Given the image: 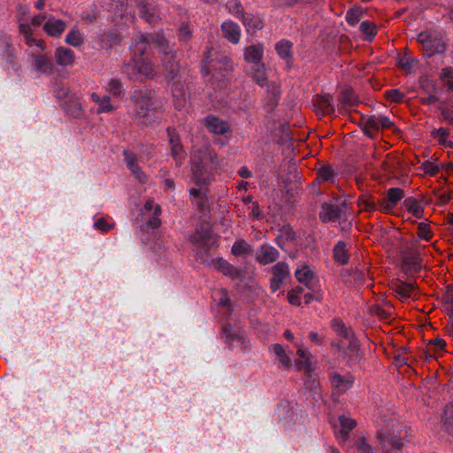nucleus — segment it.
I'll use <instances>...</instances> for the list:
<instances>
[{
	"label": "nucleus",
	"mask_w": 453,
	"mask_h": 453,
	"mask_svg": "<svg viewBox=\"0 0 453 453\" xmlns=\"http://www.w3.org/2000/svg\"><path fill=\"white\" fill-rule=\"evenodd\" d=\"M338 421L339 426L334 425V433L340 443H343L348 440L350 431L356 426L357 423L354 419L346 416H340Z\"/></svg>",
	"instance_id": "obj_18"
},
{
	"label": "nucleus",
	"mask_w": 453,
	"mask_h": 453,
	"mask_svg": "<svg viewBox=\"0 0 453 453\" xmlns=\"http://www.w3.org/2000/svg\"><path fill=\"white\" fill-rule=\"evenodd\" d=\"M264 45L261 43L250 45L243 50V57L245 61L251 65L263 63Z\"/></svg>",
	"instance_id": "obj_25"
},
{
	"label": "nucleus",
	"mask_w": 453,
	"mask_h": 453,
	"mask_svg": "<svg viewBox=\"0 0 453 453\" xmlns=\"http://www.w3.org/2000/svg\"><path fill=\"white\" fill-rule=\"evenodd\" d=\"M56 62L59 65H69L74 61V52L68 48L58 47L55 50Z\"/></svg>",
	"instance_id": "obj_32"
},
{
	"label": "nucleus",
	"mask_w": 453,
	"mask_h": 453,
	"mask_svg": "<svg viewBox=\"0 0 453 453\" xmlns=\"http://www.w3.org/2000/svg\"><path fill=\"white\" fill-rule=\"evenodd\" d=\"M151 45L157 46L158 48L159 52L163 55L164 51L171 50L169 49L168 41L166 38L160 33H156L149 35Z\"/></svg>",
	"instance_id": "obj_41"
},
{
	"label": "nucleus",
	"mask_w": 453,
	"mask_h": 453,
	"mask_svg": "<svg viewBox=\"0 0 453 453\" xmlns=\"http://www.w3.org/2000/svg\"><path fill=\"white\" fill-rule=\"evenodd\" d=\"M275 50L289 67L294 57L293 43L288 40L282 39L276 43Z\"/></svg>",
	"instance_id": "obj_28"
},
{
	"label": "nucleus",
	"mask_w": 453,
	"mask_h": 453,
	"mask_svg": "<svg viewBox=\"0 0 453 453\" xmlns=\"http://www.w3.org/2000/svg\"><path fill=\"white\" fill-rule=\"evenodd\" d=\"M214 266L218 271L226 276H229L233 280H236L241 277V272L223 258H218L215 261Z\"/></svg>",
	"instance_id": "obj_31"
},
{
	"label": "nucleus",
	"mask_w": 453,
	"mask_h": 453,
	"mask_svg": "<svg viewBox=\"0 0 453 453\" xmlns=\"http://www.w3.org/2000/svg\"><path fill=\"white\" fill-rule=\"evenodd\" d=\"M111 99L108 96H102L101 102H99L97 112H109L113 110V106L110 103Z\"/></svg>",
	"instance_id": "obj_57"
},
{
	"label": "nucleus",
	"mask_w": 453,
	"mask_h": 453,
	"mask_svg": "<svg viewBox=\"0 0 453 453\" xmlns=\"http://www.w3.org/2000/svg\"><path fill=\"white\" fill-rule=\"evenodd\" d=\"M314 107L319 115H333L335 111L333 97L329 94L317 95L314 99Z\"/></svg>",
	"instance_id": "obj_22"
},
{
	"label": "nucleus",
	"mask_w": 453,
	"mask_h": 453,
	"mask_svg": "<svg viewBox=\"0 0 453 453\" xmlns=\"http://www.w3.org/2000/svg\"><path fill=\"white\" fill-rule=\"evenodd\" d=\"M297 366L299 369H303L308 372L312 371L314 369L312 355L309 356L307 358H305L303 360H300L297 363Z\"/></svg>",
	"instance_id": "obj_59"
},
{
	"label": "nucleus",
	"mask_w": 453,
	"mask_h": 453,
	"mask_svg": "<svg viewBox=\"0 0 453 453\" xmlns=\"http://www.w3.org/2000/svg\"><path fill=\"white\" fill-rule=\"evenodd\" d=\"M358 205L366 211H374L377 209L374 200L369 196H361L358 198Z\"/></svg>",
	"instance_id": "obj_49"
},
{
	"label": "nucleus",
	"mask_w": 453,
	"mask_h": 453,
	"mask_svg": "<svg viewBox=\"0 0 453 453\" xmlns=\"http://www.w3.org/2000/svg\"><path fill=\"white\" fill-rule=\"evenodd\" d=\"M355 447L358 453H374L373 448L367 442L365 437H359L355 441Z\"/></svg>",
	"instance_id": "obj_51"
},
{
	"label": "nucleus",
	"mask_w": 453,
	"mask_h": 453,
	"mask_svg": "<svg viewBox=\"0 0 453 453\" xmlns=\"http://www.w3.org/2000/svg\"><path fill=\"white\" fill-rule=\"evenodd\" d=\"M65 27V21L50 15L43 25V30L51 37H59L64 33Z\"/></svg>",
	"instance_id": "obj_26"
},
{
	"label": "nucleus",
	"mask_w": 453,
	"mask_h": 453,
	"mask_svg": "<svg viewBox=\"0 0 453 453\" xmlns=\"http://www.w3.org/2000/svg\"><path fill=\"white\" fill-rule=\"evenodd\" d=\"M439 111L443 119L450 125H453V110L446 107H439Z\"/></svg>",
	"instance_id": "obj_63"
},
{
	"label": "nucleus",
	"mask_w": 453,
	"mask_h": 453,
	"mask_svg": "<svg viewBox=\"0 0 453 453\" xmlns=\"http://www.w3.org/2000/svg\"><path fill=\"white\" fill-rule=\"evenodd\" d=\"M359 29L365 35V40L371 42L377 34V27L373 22L365 20L361 22Z\"/></svg>",
	"instance_id": "obj_42"
},
{
	"label": "nucleus",
	"mask_w": 453,
	"mask_h": 453,
	"mask_svg": "<svg viewBox=\"0 0 453 453\" xmlns=\"http://www.w3.org/2000/svg\"><path fill=\"white\" fill-rule=\"evenodd\" d=\"M94 226L95 228L105 233L112 228L113 224L107 221V219L104 218H100L95 221Z\"/></svg>",
	"instance_id": "obj_58"
},
{
	"label": "nucleus",
	"mask_w": 453,
	"mask_h": 453,
	"mask_svg": "<svg viewBox=\"0 0 453 453\" xmlns=\"http://www.w3.org/2000/svg\"><path fill=\"white\" fill-rule=\"evenodd\" d=\"M233 255L241 256L243 254H250L251 252L250 245L244 240L236 241L231 249Z\"/></svg>",
	"instance_id": "obj_47"
},
{
	"label": "nucleus",
	"mask_w": 453,
	"mask_h": 453,
	"mask_svg": "<svg viewBox=\"0 0 453 453\" xmlns=\"http://www.w3.org/2000/svg\"><path fill=\"white\" fill-rule=\"evenodd\" d=\"M138 14L147 23L154 25L157 22L158 15L156 10L147 4H138Z\"/></svg>",
	"instance_id": "obj_34"
},
{
	"label": "nucleus",
	"mask_w": 453,
	"mask_h": 453,
	"mask_svg": "<svg viewBox=\"0 0 453 453\" xmlns=\"http://www.w3.org/2000/svg\"><path fill=\"white\" fill-rule=\"evenodd\" d=\"M279 234L283 237V239L288 240L289 242H292L296 238L295 231L289 225L281 226L279 230Z\"/></svg>",
	"instance_id": "obj_56"
},
{
	"label": "nucleus",
	"mask_w": 453,
	"mask_h": 453,
	"mask_svg": "<svg viewBox=\"0 0 453 453\" xmlns=\"http://www.w3.org/2000/svg\"><path fill=\"white\" fill-rule=\"evenodd\" d=\"M440 79L442 81V83L448 81L449 80H453V68L451 67H445L441 70V73H440Z\"/></svg>",
	"instance_id": "obj_64"
},
{
	"label": "nucleus",
	"mask_w": 453,
	"mask_h": 453,
	"mask_svg": "<svg viewBox=\"0 0 453 453\" xmlns=\"http://www.w3.org/2000/svg\"><path fill=\"white\" fill-rule=\"evenodd\" d=\"M332 327L339 335H342L345 338L349 337V332L342 320L336 319L332 320Z\"/></svg>",
	"instance_id": "obj_53"
},
{
	"label": "nucleus",
	"mask_w": 453,
	"mask_h": 453,
	"mask_svg": "<svg viewBox=\"0 0 453 453\" xmlns=\"http://www.w3.org/2000/svg\"><path fill=\"white\" fill-rule=\"evenodd\" d=\"M233 66L232 59L224 54L215 53L214 56L212 53H209L204 59V68L208 73L216 71L228 73L233 70Z\"/></svg>",
	"instance_id": "obj_10"
},
{
	"label": "nucleus",
	"mask_w": 453,
	"mask_h": 453,
	"mask_svg": "<svg viewBox=\"0 0 453 453\" xmlns=\"http://www.w3.org/2000/svg\"><path fill=\"white\" fill-rule=\"evenodd\" d=\"M333 257L334 261L341 265L348 264L349 255L345 242L339 241L336 242L333 249Z\"/></svg>",
	"instance_id": "obj_30"
},
{
	"label": "nucleus",
	"mask_w": 453,
	"mask_h": 453,
	"mask_svg": "<svg viewBox=\"0 0 453 453\" xmlns=\"http://www.w3.org/2000/svg\"><path fill=\"white\" fill-rule=\"evenodd\" d=\"M222 36L233 44H237L241 39V27L233 20L227 19L221 24Z\"/></svg>",
	"instance_id": "obj_20"
},
{
	"label": "nucleus",
	"mask_w": 453,
	"mask_h": 453,
	"mask_svg": "<svg viewBox=\"0 0 453 453\" xmlns=\"http://www.w3.org/2000/svg\"><path fill=\"white\" fill-rule=\"evenodd\" d=\"M127 167L132 173L134 178L137 179L141 183L146 182L147 177L139 166L138 163L127 165Z\"/></svg>",
	"instance_id": "obj_52"
},
{
	"label": "nucleus",
	"mask_w": 453,
	"mask_h": 453,
	"mask_svg": "<svg viewBox=\"0 0 453 453\" xmlns=\"http://www.w3.org/2000/svg\"><path fill=\"white\" fill-rule=\"evenodd\" d=\"M250 216L252 217V219H257V220H260V219H262L264 218V214L261 211L259 204H258L257 202L252 203V204L250 207Z\"/></svg>",
	"instance_id": "obj_61"
},
{
	"label": "nucleus",
	"mask_w": 453,
	"mask_h": 453,
	"mask_svg": "<svg viewBox=\"0 0 453 453\" xmlns=\"http://www.w3.org/2000/svg\"><path fill=\"white\" fill-rule=\"evenodd\" d=\"M432 134L438 138V142L440 144L451 149L453 148V142L447 140L449 135V133L448 132L447 129L443 127L434 129L432 131Z\"/></svg>",
	"instance_id": "obj_45"
},
{
	"label": "nucleus",
	"mask_w": 453,
	"mask_h": 453,
	"mask_svg": "<svg viewBox=\"0 0 453 453\" xmlns=\"http://www.w3.org/2000/svg\"><path fill=\"white\" fill-rule=\"evenodd\" d=\"M226 8L228 12L237 19H241L245 12L240 0H229L226 4Z\"/></svg>",
	"instance_id": "obj_43"
},
{
	"label": "nucleus",
	"mask_w": 453,
	"mask_h": 453,
	"mask_svg": "<svg viewBox=\"0 0 453 453\" xmlns=\"http://www.w3.org/2000/svg\"><path fill=\"white\" fill-rule=\"evenodd\" d=\"M418 42L422 45L424 54L428 57L443 53L446 50L442 35L438 32H422L418 35Z\"/></svg>",
	"instance_id": "obj_8"
},
{
	"label": "nucleus",
	"mask_w": 453,
	"mask_h": 453,
	"mask_svg": "<svg viewBox=\"0 0 453 453\" xmlns=\"http://www.w3.org/2000/svg\"><path fill=\"white\" fill-rule=\"evenodd\" d=\"M134 118L144 125L155 121L154 111L159 109L157 99L146 87L134 88L130 96Z\"/></svg>",
	"instance_id": "obj_2"
},
{
	"label": "nucleus",
	"mask_w": 453,
	"mask_h": 453,
	"mask_svg": "<svg viewBox=\"0 0 453 453\" xmlns=\"http://www.w3.org/2000/svg\"><path fill=\"white\" fill-rule=\"evenodd\" d=\"M166 131L169 138L172 157L175 160L176 165H180L186 157V153L180 142V136L173 127H168Z\"/></svg>",
	"instance_id": "obj_15"
},
{
	"label": "nucleus",
	"mask_w": 453,
	"mask_h": 453,
	"mask_svg": "<svg viewBox=\"0 0 453 453\" xmlns=\"http://www.w3.org/2000/svg\"><path fill=\"white\" fill-rule=\"evenodd\" d=\"M403 206L415 218H423L424 208L416 198L412 196L406 198L403 202Z\"/></svg>",
	"instance_id": "obj_36"
},
{
	"label": "nucleus",
	"mask_w": 453,
	"mask_h": 453,
	"mask_svg": "<svg viewBox=\"0 0 453 453\" xmlns=\"http://www.w3.org/2000/svg\"><path fill=\"white\" fill-rule=\"evenodd\" d=\"M61 105L71 117L78 118L81 113V103L75 94L67 100L66 104H63Z\"/></svg>",
	"instance_id": "obj_35"
},
{
	"label": "nucleus",
	"mask_w": 453,
	"mask_h": 453,
	"mask_svg": "<svg viewBox=\"0 0 453 453\" xmlns=\"http://www.w3.org/2000/svg\"><path fill=\"white\" fill-rule=\"evenodd\" d=\"M347 206V203L344 200L340 206H335L332 203H324L321 205V211H319V219L324 223L336 222L342 218L343 208Z\"/></svg>",
	"instance_id": "obj_14"
},
{
	"label": "nucleus",
	"mask_w": 453,
	"mask_h": 453,
	"mask_svg": "<svg viewBox=\"0 0 453 453\" xmlns=\"http://www.w3.org/2000/svg\"><path fill=\"white\" fill-rule=\"evenodd\" d=\"M279 257L278 250L267 243L262 244L256 254L257 261L263 265L275 262Z\"/></svg>",
	"instance_id": "obj_19"
},
{
	"label": "nucleus",
	"mask_w": 453,
	"mask_h": 453,
	"mask_svg": "<svg viewBox=\"0 0 453 453\" xmlns=\"http://www.w3.org/2000/svg\"><path fill=\"white\" fill-rule=\"evenodd\" d=\"M192 36V29L189 24L183 21L179 28V37L181 41H188Z\"/></svg>",
	"instance_id": "obj_55"
},
{
	"label": "nucleus",
	"mask_w": 453,
	"mask_h": 453,
	"mask_svg": "<svg viewBox=\"0 0 453 453\" xmlns=\"http://www.w3.org/2000/svg\"><path fill=\"white\" fill-rule=\"evenodd\" d=\"M403 190L400 188H390L387 191V197L381 201L384 210H391L396 203L403 198Z\"/></svg>",
	"instance_id": "obj_29"
},
{
	"label": "nucleus",
	"mask_w": 453,
	"mask_h": 453,
	"mask_svg": "<svg viewBox=\"0 0 453 453\" xmlns=\"http://www.w3.org/2000/svg\"><path fill=\"white\" fill-rule=\"evenodd\" d=\"M123 72L134 81H145L155 76L152 63L147 58L132 57L124 64Z\"/></svg>",
	"instance_id": "obj_5"
},
{
	"label": "nucleus",
	"mask_w": 453,
	"mask_h": 453,
	"mask_svg": "<svg viewBox=\"0 0 453 453\" xmlns=\"http://www.w3.org/2000/svg\"><path fill=\"white\" fill-rule=\"evenodd\" d=\"M46 43L44 41L36 42V47L28 49L27 55L32 71L39 74L49 75L53 72V62L50 58L44 53Z\"/></svg>",
	"instance_id": "obj_6"
},
{
	"label": "nucleus",
	"mask_w": 453,
	"mask_h": 453,
	"mask_svg": "<svg viewBox=\"0 0 453 453\" xmlns=\"http://www.w3.org/2000/svg\"><path fill=\"white\" fill-rule=\"evenodd\" d=\"M161 61L164 70L166 73V78L173 80L180 70V65L176 59L175 52L172 50L169 51H164Z\"/></svg>",
	"instance_id": "obj_17"
},
{
	"label": "nucleus",
	"mask_w": 453,
	"mask_h": 453,
	"mask_svg": "<svg viewBox=\"0 0 453 453\" xmlns=\"http://www.w3.org/2000/svg\"><path fill=\"white\" fill-rule=\"evenodd\" d=\"M65 41L71 46L79 47L83 43L84 38L79 30L73 28L67 33Z\"/></svg>",
	"instance_id": "obj_44"
},
{
	"label": "nucleus",
	"mask_w": 453,
	"mask_h": 453,
	"mask_svg": "<svg viewBox=\"0 0 453 453\" xmlns=\"http://www.w3.org/2000/svg\"><path fill=\"white\" fill-rule=\"evenodd\" d=\"M359 103L352 88H345L342 93V104L344 109L352 108Z\"/></svg>",
	"instance_id": "obj_40"
},
{
	"label": "nucleus",
	"mask_w": 453,
	"mask_h": 453,
	"mask_svg": "<svg viewBox=\"0 0 453 453\" xmlns=\"http://www.w3.org/2000/svg\"><path fill=\"white\" fill-rule=\"evenodd\" d=\"M362 15L361 8H351L347 12L345 19L349 25L354 27L359 22Z\"/></svg>",
	"instance_id": "obj_48"
},
{
	"label": "nucleus",
	"mask_w": 453,
	"mask_h": 453,
	"mask_svg": "<svg viewBox=\"0 0 453 453\" xmlns=\"http://www.w3.org/2000/svg\"><path fill=\"white\" fill-rule=\"evenodd\" d=\"M240 19L250 35H253L264 27V19L259 15L245 12Z\"/></svg>",
	"instance_id": "obj_24"
},
{
	"label": "nucleus",
	"mask_w": 453,
	"mask_h": 453,
	"mask_svg": "<svg viewBox=\"0 0 453 453\" xmlns=\"http://www.w3.org/2000/svg\"><path fill=\"white\" fill-rule=\"evenodd\" d=\"M142 213L143 218L147 219L146 227L148 230L157 228L161 225L159 219L161 208L158 204L155 203L153 200L149 199L145 202Z\"/></svg>",
	"instance_id": "obj_11"
},
{
	"label": "nucleus",
	"mask_w": 453,
	"mask_h": 453,
	"mask_svg": "<svg viewBox=\"0 0 453 453\" xmlns=\"http://www.w3.org/2000/svg\"><path fill=\"white\" fill-rule=\"evenodd\" d=\"M205 127L210 133L215 134H225L230 130V125L213 115H209L205 119Z\"/></svg>",
	"instance_id": "obj_23"
},
{
	"label": "nucleus",
	"mask_w": 453,
	"mask_h": 453,
	"mask_svg": "<svg viewBox=\"0 0 453 453\" xmlns=\"http://www.w3.org/2000/svg\"><path fill=\"white\" fill-rule=\"evenodd\" d=\"M189 194H190V196L194 199V201L196 203V204L203 208V203H204V201H205V197H204V195L202 191L201 188H191L189 189Z\"/></svg>",
	"instance_id": "obj_54"
},
{
	"label": "nucleus",
	"mask_w": 453,
	"mask_h": 453,
	"mask_svg": "<svg viewBox=\"0 0 453 453\" xmlns=\"http://www.w3.org/2000/svg\"><path fill=\"white\" fill-rule=\"evenodd\" d=\"M421 169L427 174L434 175L438 173L439 167L434 165L433 162L430 161H425L421 165Z\"/></svg>",
	"instance_id": "obj_60"
},
{
	"label": "nucleus",
	"mask_w": 453,
	"mask_h": 453,
	"mask_svg": "<svg viewBox=\"0 0 453 453\" xmlns=\"http://www.w3.org/2000/svg\"><path fill=\"white\" fill-rule=\"evenodd\" d=\"M55 97L60 102L61 104H66L67 100L70 99L74 94L62 83H57L53 90Z\"/></svg>",
	"instance_id": "obj_39"
},
{
	"label": "nucleus",
	"mask_w": 453,
	"mask_h": 453,
	"mask_svg": "<svg viewBox=\"0 0 453 453\" xmlns=\"http://www.w3.org/2000/svg\"><path fill=\"white\" fill-rule=\"evenodd\" d=\"M106 90L115 97H120L124 92L121 81L117 79H111L108 81Z\"/></svg>",
	"instance_id": "obj_46"
},
{
	"label": "nucleus",
	"mask_w": 453,
	"mask_h": 453,
	"mask_svg": "<svg viewBox=\"0 0 453 453\" xmlns=\"http://www.w3.org/2000/svg\"><path fill=\"white\" fill-rule=\"evenodd\" d=\"M329 380L334 390V394H343L352 388L354 377L349 374H341L335 371L329 372Z\"/></svg>",
	"instance_id": "obj_12"
},
{
	"label": "nucleus",
	"mask_w": 453,
	"mask_h": 453,
	"mask_svg": "<svg viewBox=\"0 0 453 453\" xmlns=\"http://www.w3.org/2000/svg\"><path fill=\"white\" fill-rule=\"evenodd\" d=\"M150 45L151 43L149 35L143 34L136 35L133 38L131 44L133 57L144 58Z\"/></svg>",
	"instance_id": "obj_21"
},
{
	"label": "nucleus",
	"mask_w": 453,
	"mask_h": 453,
	"mask_svg": "<svg viewBox=\"0 0 453 453\" xmlns=\"http://www.w3.org/2000/svg\"><path fill=\"white\" fill-rule=\"evenodd\" d=\"M189 240L197 249L196 256L203 264L210 265L209 252L217 247V235L214 234L211 226L208 223L200 224L190 235Z\"/></svg>",
	"instance_id": "obj_4"
},
{
	"label": "nucleus",
	"mask_w": 453,
	"mask_h": 453,
	"mask_svg": "<svg viewBox=\"0 0 453 453\" xmlns=\"http://www.w3.org/2000/svg\"><path fill=\"white\" fill-rule=\"evenodd\" d=\"M269 350L275 356V361L278 366L282 367L286 370H289L292 366V359L289 357L291 350L288 346L281 344H272L269 347Z\"/></svg>",
	"instance_id": "obj_16"
},
{
	"label": "nucleus",
	"mask_w": 453,
	"mask_h": 453,
	"mask_svg": "<svg viewBox=\"0 0 453 453\" xmlns=\"http://www.w3.org/2000/svg\"><path fill=\"white\" fill-rule=\"evenodd\" d=\"M272 273L273 276L270 280V288L273 293H275L290 276L288 265L285 262H278L273 266Z\"/></svg>",
	"instance_id": "obj_13"
},
{
	"label": "nucleus",
	"mask_w": 453,
	"mask_h": 453,
	"mask_svg": "<svg viewBox=\"0 0 453 453\" xmlns=\"http://www.w3.org/2000/svg\"><path fill=\"white\" fill-rule=\"evenodd\" d=\"M404 435L403 426L397 420H390L377 433L382 453H401Z\"/></svg>",
	"instance_id": "obj_3"
},
{
	"label": "nucleus",
	"mask_w": 453,
	"mask_h": 453,
	"mask_svg": "<svg viewBox=\"0 0 453 453\" xmlns=\"http://www.w3.org/2000/svg\"><path fill=\"white\" fill-rule=\"evenodd\" d=\"M395 296L401 301H405L412 296L415 286L412 283L397 280L391 285Z\"/></svg>",
	"instance_id": "obj_27"
},
{
	"label": "nucleus",
	"mask_w": 453,
	"mask_h": 453,
	"mask_svg": "<svg viewBox=\"0 0 453 453\" xmlns=\"http://www.w3.org/2000/svg\"><path fill=\"white\" fill-rule=\"evenodd\" d=\"M249 75L260 87L266 88L271 93L272 99L275 100L280 96V88L274 82H269L267 80V72L264 63L250 65Z\"/></svg>",
	"instance_id": "obj_9"
},
{
	"label": "nucleus",
	"mask_w": 453,
	"mask_h": 453,
	"mask_svg": "<svg viewBox=\"0 0 453 453\" xmlns=\"http://www.w3.org/2000/svg\"><path fill=\"white\" fill-rule=\"evenodd\" d=\"M336 173L330 165H323L317 172L316 180L319 183L329 182L333 183L335 180Z\"/></svg>",
	"instance_id": "obj_37"
},
{
	"label": "nucleus",
	"mask_w": 453,
	"mask_h": 453,
	"mask_svg": "<svg viewBox=\"0 0 453 453\" xmlns=\"http://www.w3.org/2000/svg\"><path fill=\"white\" fill-rule=\"evenodd\" d=\"M19 33L24 36L26 44L29 49L36 47V42H41V39H35L33 36V30L29 24L21 23L19 26Z\"/></svg>",
	"instance_id": "obj_38"
},
{
	"label": "nucleus",
	"mask_w": 453,
	"mask_h": 453,
	"mask_svg": "<svg viewBox=\"0 0 453 453\" xmlns=\"http://www.w3.org/2000/svg\"><path fill=\"white\" fill-rule=\"evenodd\" d=\"M418 235L419 239L429 242L433 237V233L428 224L420 222L418 225Z\"/></svg>",
	"instance_id": "obj_50"
},
{
	"label": "nucleus",
	"mask_w": 453,
	"mask_h": 453,
	"mask_svg": "<svg viewBox=\"0 0 453 453\" xmlns=\"http://www.w3.org/2000/svg\"><path fill=\"white\" fill-rule=\"evenodd\" d=\"M192 180L198 186L205 185L211 178V171H223L226 167V158L219 157L209 145L196 150L191 157Z\"/></svg>",
	"instance_id": "obj_1"
},
{
	"label": "nucleus",
	"mask_w": 453,
	"mask_h": 453,
	"mask_svg": "<svg viewBox=\"0 0 453 453\" xmlns=\"http://www.w3.org/2000/svg\"><path fill=\"white\" fill-rule=\"evenodd\" d=\"M173 96L176 98V102H175L176 108L180 109L181 107H183L185 105V103H186L185 94L180 90H177V88H175L173 91Z\"/></svg>",
	"instance_id": "obj_62"
},
{
	"label": "nucleus",
	"mask_w": 453,
	"mask_h": 453,
	"mask_svg": "<svg viewBox=\"0 0 453 453\" xmlns=\"http://www.w3.org/2000/svg\"><path fill=\"white\" fill-rule=\"evenodd\" d=\"M222 334L225 337V342L232 349H240L244 352L250 349V342L247 341L244 332L239 326L229 323L224 324Z\"/></svg>",
	"instance_id": "obj_7"
},
{
	"label": "nucleus",
	"mask_w": 453,
	"mask_h": 453,
	"mask_svg": "<svg viewBox=\"0 0 453 453\" xmlns=\"http://www.w3.org/2000/svg\"><path fill=\"white\" fill-rule=\"evenodd\" d=\"M296 280L307 287L309 289H312L311 281L313 279V272L306 265H303L295 273Z\"/></svg>",
	"instance_id": "obj_33"
}]
</instances>
